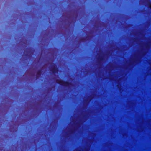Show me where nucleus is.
I'll return each mask as SVG.
<instances>
[{
  "label": "nucleus",
  "mask_w": 151,
  "mask_h": 151,
  "mask_svg": "<svg viewBox=\"0 0 151 151\" xmlns=\"http://www.w3.org/2000/svg\"><path fill=\"white\" fill-rule=\"evenodd\" d=\"M129 64L133 65L139 63L142 60V50H140L139 52H136L130 58Z\"/></svg>",
  "instance_id": "f257e3e1"
},
{
  "label": "nucleus",
  "mask_w": 151,
  "mask_h": 151,
  "mask_svg": "<svg viewBox=\"0 0 151 151\" xmlns=\"http://www.w3.org/2000/svg\"><path fill=\"white\" fill-rule=\"evenodd\" d=\"M41 74V70H39L37 73V77H39Z\"/></svg>",
  "instance_id": "0eeeda50"
},
{
  "label": "nucleus",
  "mask_w": 151,
  "mask_h": 151,
  "mask_svg": "<svg viewBox=\"0 0 151 151\" xmlns=\"http://www.w3.org/2000/svg\"><path fill=\"white\" fill-rule=\"evenodd\" d=\"M56 81L57 83L65 86L69 87L71 85V83L65 82L61 80L57 79Z\"/></svg>",
  "instance_id": "f03ea898"
},
{
  "label": "nucleus",
  "mask_w": 151,
  "mask_h": 151,
  "mask_svg": "<svg viewBox=\"0 0 151 151\" xmlns=\"http://www.w3.org/2000/svg\"><path fill=\"white\" fill-rule=\"evenodd\" d=\"M117 77V75L116 74H114L109 76V78L111 80H115L116 81V78Z\"/></svg>",
  "instance_id": "39448f33"
},
{
  "label": "nucleus",
  "mask_w": 151,
  "mask_h": 151,
  "mask_svg": "<svg viewBox=\"0 0 151 151\" xmlns=\"http://www.w3.org/2000/svg\"><path fill=\"white\" fill-rule=\"evenodd\" d=\"M99 59L100 60H102L103 59L102 56H100L99 58Z\"/></svg>",
  "instance_id": "9d476101"
},
{
  "label": "nucleus",
  "mask_w": 151,
  "mask_h": 151,
  "mask_svg": "<svg viewBox=\"0 0 151 151\" xmlns=\"http://www.w3.org/2000/svg\"><path fill=\"white\" fill-rule=\"evenodd\" d=\"M148 8L151 9V2H150L148 4Z\"/></svg>",
  "instance_id": "6e6552de"
},
{
  "label": "nucleus",
  "mask_w": 151,
  "mask_h": 151,
  "mask_svg": "<svg viewBox=\"0 0 151 151\" xmlns=\"http://www.w3.org/2000/svg\"><path fill=\"white\" fill-rule=\"evenodd\" d=\"M73 151H81L80 149L79 148H77L75 149Z\"/></svg>",
  "instance_id": "1a4fd4ad"
},
{
  "label": "nucleus",
  "mask_w": 151,
  "mask_h": 151,
  "mask_svg": "<svg viewBox=\"0 0 151 151\" xmlns=\"http://www.w3.org/2000/svg\"><path fill=\"white\" fill-rule=\"evenodd\" d=\"M143 23H142V24ZM143 36V34H142V36ZM143 41H142V42ZM143 56V52H142V56ZM143 60L142 59V60ZM143 65V63H142V65ZM143 70V68H142V70ZM142 76H143V72H142ZM142 81L143 79V77L142 76ZM143 86V82H142V86ZM143 95V87H142V95ZM143 101V96H142V102ZM143 109V103L142 102V109ZM143 112V110H142V113ZM143 119V114H142V119ZM143 132V128H142V132ZM142 138H143V132H142Z\"/></svg>",
  "instance_id": "20e7f679"
},
{
  "label": "nucleus",
  "mask_w": 151,
  "mask_h": 151,
  "mask_svg": "<svg viewBox=\"0 0 151 151\" xmlns=\"http://www.w3.org/2000/svg\"><path fill=\"white\" fill-rule=\"evenodd\" d=\"M50 66V70L53 73H55L58 72V68L55 64L52 63L51 64Z\"/></svg>",
  "instance_id": "7ed1b4c3"
},
{
  "label": "nucleus",
  "mask_w": 151,
  "mask_h": 151,
  "mask_svg": "<svg viewBox=\"0 0 151 151\" xmlns=\"http://www.w3.org/2000/svg\"><path fill=\"white\" fill-rule=\"evenodd\" d=\"M89 148H88V149H86V151H89Z\"/></svg>",
  "instance_id": "f8f14e48"
},
{
  "label": "nucleus",
  "mask_w": 151,
  "mask_h": 151,
  "mask_svg": "<svg viewBox=\"0 0 151 151\" xmlns=\"http://www.w3.org/2000/svg\"><path fill=\"white\" fill-rule=\"evenodd\" d=\"M121 79V78L119 79L117 81V83H118V84L117 85V86L120 91H121V85L119 83Z\"/></svg>",
  "instance_id": "423d86ee"
},
{
  "label": "nucleus",
  "mask_w": 151,
  "mask_h": 151,
  "mask_svg": "<svg viewBox=\"0 0 151 151\" xmlns=\"http://www.w3.org/2000/svg\"><path fill=\"white\" fill-rule=\"evenodd\" d=\"M88 99L89 100V101H88V102L91 100V99L89 97H88Z\"/></svg>",
  "instance_id": "9b49d317"
},
{
  "label": "nucleus",
  "mask_w": 151,
  "mask_h": 151,
  "mask_svg": "<svg viewBox=\"0 0 151 151\" xmlns=\"http://www.w3.org/2000/svg\"><path fill=\"white\" fill-rule=\"evenodd\" d=\"M142 12H143V9H142Z\"/></svg>",
  "instance_id": "ddd939ff"
}]
</instances>
